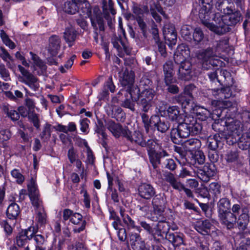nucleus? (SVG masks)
<instances>
[{
  "label": "nucleus",
  "mask_w": 250,
  "mask_h": 250,
  "mask_svg": "<svg viewBox=\"0 0 250 250\" xmlns=\"http://www.w3.org/2000/svg\"><path fill=\"white\" fill-rule=\"evenodd\" d=\"M211 4H204L199 11V17L202 23L210 31L216 34L220 14L214 13Z\"/></svg>",
  "instance_id": "f257e3e1"
},
{
  "label": "nucleus",
  "mask_w": 250,
  "mask_h": 250,
  "mask_svg": "<svg viewBox=\"0 0 250 250\" xmlns=\"http://www.w3.org/2000/svg\"><path fill=\"white\" fill-rule=\"evenodd\" d=\"M119 77L120 83L124 88L121 89L118 95L128 93L129 97L132 98L140 92L139 88L134 84L135 74L133 71L125 69L119 73Z\"/></svg>",
  "instance_id": "f03ea898"
},
{
  "label": "nucleus",
  "mask_w": 250,
  "mask_h": 250,
  "mask_svg": "<svg viewBox=\"0 0 250 250\" xmlns=\"http://www.w3.org/2000/svg\"><path fill=\"white\" fill-rule=\"evenodd\" d=\"M197 58L202 63V67L206 70L210 69L212 66H219L222 62L217 58L213 48L210 47L199 50L197 53Z\"/></svg>",
  "instance_id": "7ed1b4c3"
},
{
  "label": "nucleus",
  "mask_w": 250,
  "mask_h": 250,
  "mask_svg": "<svg viewBox=\"0 0 250 250\" xmlns=\"http://www.w3.org/2000/svg\"><path fill=\"white\" fill-rule=\"evenodd\" d=\"M155 94V91L153 88H146L140 93L139 92L137 94L134 95L133 97L131 98L137 102L142 111L147 112L152 106Z\"/></svg>",
  "instance_id": "20e7f679"
},
{
  "label": "nucleus",
  "mask_w": 250,
  "mask_h": 250,
  "mask_svg": "<svg viewBox=\"0 0 250 250\" xmlns=\"http://www.w3.org/2000/svg\"><path fill=\"white\" fill-rule=\"evenodd\" d=\"M242 19L240 12L233 11L231 14L221 16L216 29V34L222 35L229 31L230 26L236 24Z\"/></svg>",
  "instance_id": "39448f33"
},
{
  "label": "nucleus",
  "mask_w": 250,
  "mask_h": 250,
  "mask_svg": "<svg viewBox=\"0 0 250 250\" xmlns=\"http://www.w3.org/2000/svg\"><path fill=\"white\" fill-rule=\"evenodd\" d=\"M85 8L83 13L90 19L91 26L94 30H99L100 32H104L105 24L104 19L101 16V11L98 7H94L92 11L90 4L87 2L85 4Z\"/></svg>",
  "instance_id": "423d86ee"
},
{
  "label": "nucleus",
  "mask_w": 250,
  "mask_h": 250,
  "mask_svg": "<svg viewBox=\"0 0 250 250\" xmlns=\"http://www.w3.org/2000/svg\"><path fill=\"white\" fill-rule=\"evenodd\" d=\"M174 60L175 63L179 64L177 73L178 79L185 81L190 80L192 77L191 63L185 60L181 55H175Z\"/></svg>",
  "instance_id": "0eeeda50"
},
{
  "label": "nucleus",
  "mask_w": 250,
  "mask_h": 250,
  "mask_svg": "<svg viewBox=\"0 0 250 250\" xmlns=\"http://www.w3.org/2000/svg\"><path fill=\"white\" fill-rule=\"evenodd\" d=\"M191 134V132L185 122L178 123L176 128H172L170 132V137L172 141L175 144L182 143V139L186 138Z\"/></svg>",
  "instance_id": "6e6552de"
},
{
  "label": "nucleus",
  "mask_w": 250,
  "mask_h": 250,
  "mask_svg": "<svg viewBox=\"0 0 250 250\" xmlns=\"http://www.w3.org/2000/svg\"><path fill=\"white\" fill-rule=\"evenodd\" d=\"M18 68L22 75L21 78V81L28 85L33 91H37L40 86L37 77L21 65H18Z\"/></svg>",
  "instance_id": "1a4fd4ad"
},
{
  "label": "nucleus",
  "mask_w": 250,
  "mask_h": 250,
  "mask_svg": "<svg viewBox=\"0 0 250 250\" xmlns=\"http://www.w3.org/2000/svg\"><path fill=\"white\" fill-rule=\"evenodd\" d=\"M216 168L213 164H206L202 168L198 169L196 172L197 177L204 182H208L214 176Z\"/></svg>",
  "instance_id": "9d476101"
},
{
  "label": "nucleus",
  "mask_w": 250,
  "mask_h": 250,
  "mask_svg": "<svg viewBox=\"0 0 250 250\" xmlns=\"http://www.w3.org/2000/svg\"><path fill=\"white\" fill-rule=\"evenodd\" d=\"M107 128L116 138H119L121 135L125 137V134L127 135V133H128V128L127 126L123 127L120 124H117L112 120L108 122Z\"/></svg>",
  "instance_id": "9b49d317"
},
{
  "label": "nucleus",
  "mask_w": 250,
  "mask_h": 250,
  "mask_svg": "<svg viewBox=\"0 0 250 250\" xmlns=\"http://www.w3.org/2000/svg\"><path fill=\"white\" fill-rule=\"evenodd\" d=\"M218 217L221 223L225 225L228 229H231L234 228L237 220L235 214L229 211L220 213L218 214Z\"/></svg>",
  "instance_id": "f8f14e48"
},
{
  "label": "nucleus",
  "mask_w": 250,
  "mask_h": 250,
  "mask_svg": "<svg viewBox=\"0 0 250 250\" xmlns=\"http://www.w3.org/2000/svg\"><path fill=\"white\" fill-rule=\"evenodd\" d=\"M184 122L187 125L192 135L199 134L202 128L201 124L197 122L196 118L191 116H187Z\"/></svg>",
  "instance_id": "ddd939ff"
},
{
  "label": "nucleus",
  "mask_w": 250,
  "mask_h": 250,
  "mask_svg": "<svg viewBox=\"0 0 250 250\" xmlns=\"http://www.w3.org/2000/svg\"><path fill=\"white\" fill-rule=\"evenodd\" d=\"M122 34L117 35L114 34L111 38V42L113 46L119 51L122 50V47L124 49L126 48V38L125 37V31L122 29Z\"/></svg>",
  "instance_id": "4468645a"
},
{
  "label": "nucleus",
  "mask_w": 250,
  "mask_h": 250,
  "mask_svg": "<svg viewBox=\"0 0 250 250\" xmlns=\"http://www.w3.org/2000/svg\"><path fill=\"white\" fill-rule=\"evenodd\" d=\"M138 193L142 198L149 200L155 194L156 192L154 188L150 184L144 183L139 187Z\"/></svg>",
  "instance_id": "2eb2a0df"
},
{
  "label": "nucleus",
  "mask_w": 250,
  "mask_h": 250,
  "mask_svg": "<svg viewBox=\"0 0 250 250\" xmlns=\"http://www.w3.org/2000/svg\"><path fill=\"white\" fill-rule=\"evenodd\" d=\"M233 3L230 0H218L216 3V7L225 15L232 13L235 10Z\"/></svg>",
  "instance_id": "dca6fc26"
},
{
  "label": "nucleus",
  "mask_w": 250,
  "mask_h": 250,
  "mask_svg": "<svg viewBox=\"0 0 250 250\" xmlns=\"http://www.w3.org/2000/svg\"><path fill=\"white\" fill-rule=\"evenodd\" d=\"M163 71L164 73V80L166 85L174 83L173 79V65L171 61H167L163 65Z\"/></svg>",
  "instance_id": "f3484780"
},
{
  "label": "nucleus",
  "mask_w": 250,
  "mask_h": 250,
  "mask_svg": "<svg viewBox=\"0 0 250 250\" xmlns=\"http://www.w3.org/2000/svg\"><path fill=\"white\" fill-rule=\"evenodd\" d=\"M150 162L153 167L156 168L158 165L161 163V159L168 155L167 152L165 150L160 151H151L148 153Z\"/></svg>",
  "instance_id": "a211bd4d"
},
{
  "label": "nucleus",
  "mask_w": 250,
  "mask_h": 250,
  "mask_svg": "<svg viewBox=\"0 0 250 250\" xmlns=\"http://www.w3.org/2000/svg\"><path fill=\"white\" fill-rule=\"evenodd\" d=\"M213 225L208 220L198 221L194 225V229L202 235L209 234Z\"/></svg>",
  "instance_id": "6ab92c4d"
},
{
  "label": "nucleus",
  "mask_w": 250,
  "mask_h": 250,
  "mask_svg": "<svg viewBox=\"0 0 250 250\" xmlns=\"http://www.w3.org/2000/svg\"><path fill=\"white\" fill-rule=\"evenodd\" d=\"M165 209L153 207V210L151 211L147 217L154 222H158L167 220V217L164 213Z\"/></svg>",
  "instance_id": "aec40b11"
},
{
  "label": "nucleus",
  "mask_w": 250,
  "mask_h": 250,
  "mask_svg": "<svg viewBox=\"0 0 250 250\" xmlns=\"http://www.w3.org/2000/svg\"><path fill=\"white\" fill-rule=\"evenodd\" d=\"M150 11L152 17L157 22L160 23L161 21V17L157 14V12L161 14L165 18H167V15L163 10V8L158 3L153 2L150 6Z\"/></svg>",
  "instance_id": "412c9836"
},
{
  "label": "nucleus",
  "mask_w": 250,
  "mask_h": 250,
  "mask_svg": "<svg viewBox=\"0 0 250 250\" xmlns=\"http://www.w3.org/2000/svg\"><path fill=\"white\" fill-rule=\"evenodd\" d=\"M49 44L48 47V52L52 56L56 55L60 49L61 40L57 36H52L50 37Z\"/></svg>",
  "instance_id": "4be33fe9"
},
{
  "label": "nucleus",
  "mask_w": 250,
  "mask_h": 250,
  "mask_svg": "<svg viewBox=\"0 0 250 250\" xmlns=\"http://www.w3.org/2000/svg\"><path fill=\"white\" fill-rule=\"evenodd\" d=\"M127 135L125 134L124 137L130 141L132 143L136 144L140 146H143L145 144V140L143 138V136L139 131H135L132 134L131 131L128 129Z\"/></svg>",
  "instance_id": "5701e85b"
},
{
  "label": "nucleus",
  "mask_w": 250,
  "mask_h": 250,
  "mask_svg": "<svg viewBox=\"0 0 250 250\" xmlns=\"http://www.w3.org/2000/svg\"><path fill=\"white\" fill-rule=\"evenodd\" d=\"M227 129L232 133V135L239 136L242 131V124L236 120H232L231 121L226 122Z\"/></svg>",
  "instance_id": "b1692460"
},
{
  "label": "nucleus",
  "mask_w": 250,
  "mask_h": 250,
  "mask_svg": "<svg viewBox=\"0 0 250 250\" xmlns=\"http://www.w3.org/2000/svg\"><path fill=\"white\" fill-rule=\"evenodd\" d=\"M85 3H82L78 6L76 1L73 0H67L65 2L63 9L65 13L69 14H74L78 11L79 7L82 6V7H83V4H85Z\"/></svg>",
  "instance_id": "393cba45"
},
{
  "label": "nucleus",
  "mask_w": 250,
  "mask_h": 250,
  "mask_svg": "<svg viewBox=\"0 0 250 250\" xmlns=\"http://www.w3.org/2000/svg\"><path fill=\"white\" fill-rule=\"evenodd\" d=\"M238 144L240 149L250 150V129L242 134L239 139Z\"/></svg>",
  "instance_id": "a878e982"
},
{
  "label": "nucleus",
  "mask_w": 250,
  "mask_h": 250,
  "mask_svg": "<svg viewBox=\"0 0 250 250\" xmlns=\"http://www.w3.org/2000/svg\"><path fill=\"white\" fill-rule=\"evenodd\" d=\"M21 212L19 206L16 203L11 204L6 210L7 217L10 220H15Z\"/></svg>",
  "instance_id": "bb28decb"
},
{
  "label": "nucleus",
  "mask_w": 250,
  "mask_h": 250,
  "mask_svg": "<svg viewBox=\"0 0 250 250\" xmlns=\"http://www.w3.org/2000/svg\"><path fill=\"white\" fill-rule=\"evenodd\" d=\"M167 112L168 119L177 123L180 122L181 115L180 114L179 108L177 106H171L168 107Z\"/></svg>",
  "instance_id": "cd10ccee"
},
{
  "label": "nucleus",
  "mask_w": 250,
  "mask_h": 250,
  "mask_svg": "<svg viewBox=\"0 0 250 250\" xmlns=\"http://www.w3.org/2000/svg\"><path fill=\"white\" fill-rule=\"evenodd\" d=\"M76 36V31L72 27L66 28L63 33L64 39L69 46L74 44Z\"/></svg>",
  "instance_id": "c85d7f7f"
},
{
  "label": "nucleus",
  "mask_w": 250,
  "mask_h": 250,
  "mask_svg": "<svg viewBox=\"0 0 250 250\" xmlns=\"http://www.w3.org/2000/svg\"><path fill=\"white\" fill-rule=\"evenodd\" d=\"M167 202L166 196L163 193L156 195L152 199V204L153 207L165 209Z\"/></svg>",
  "instance_id": "c756f323"
},
{
  "label": "nucleus",
  "mask_w": 250,
  "mask_h": 250,
  "mask_svg": "<svg viewBox=\"0 0 250 250\" xmlns=\"http://www.w3.org/2000/svg\"><path fill=\"white\" fill-rule=\"evenodd\" d=\"M165 181L168 183L174 189H179L181 183L178 181L174 174L170 172H166L163 174Z\"/></svg>",
  "instance_id": "7c9ffc66"
},
{
  "label": "nucleus",
  "mask_w": 250,
  "mask_h": 250,
  "mask_svg": "<svg viewBox=\"0 0 250 250\" xmlns=\"http://www.w3.org/2000/svg\"><path fill=\"white\" fill-rule=\"evenodd\" d=\"M154 119L156 120V122H154V125L158 131L164 133L169 128L170 125L168 121L161 120L157 116H154Z\"/></svg>",
  "instance_id": "2f4dec72"
},
{
  "label": "nucleus",
  "mask_w": 250,
  "mask_h": 250,
  "mask_svg": "<svg viewBox=\"0 0 250 250\" xmlns=\"http://www.w3.org/2000/svg\"><path fill=\"white\" fill-rule=\"evenodd\" d=\"M166 237L174 247H179L184 244L182 236L177 233H170L167 234Z\"/></svg>",
  "instance_id": "473e14b6"
},
{
  "label": "nucleus",
  "mask_w": 250,
  "mask_h": 250,
  "mask_svg": "<svg viewBox=\"0 0 250 250\" xmlns=\"http://www.w3.org/2000/svg\"><path fill=\"white\" fill-rule=\"evenodd\" d=\"M183 146L187 151H192L200 147V141L197 139L191 138L185 141Z\"/></svg>",
  "instance_id": "72a5a7b5"
},
{
  "label": "nucleus",
  "mask_w": 250,
  "mask_h": 250,
  "mask_svg": "<svg viewBox=\"0 0 250 250\" xmlns=\"http://www.w3.org/2000/svg\"><path fill=\"white\" fill-rule=\"evenodd\" d=\"M165 38L169 42V46L175 45L177 42V33L174 28L171 26L170 28L165 30L164 32Z\"/></svg>",
  "instance_id": "f704fd0d"
},
{
  "label": "nucleus",
  "mask_w": 250,
  "mask_h": 250,
  "mask_svg": "<svg viewBox=\"0 0 250 250\" xmlns=\"http://www.w3.org/2000/svg\"><path fill=\"white\" fill-rule=\"evenodd\" d=\"M111 112V116L112 118L116 119L119 122H124L125 119V115L120 107L115 105L112 106Z\"/></svg>",
  "instance_id": "c9c22d12"
},
{
  "label": "nucleus",
  "mask_w": 250,
  "mask_h": 250,
  "mask_svg": "<svg viewBox=\"0 0 250 250\" xmlns=\"http://www.w3.org/2000/svg\"><path fill=\"white\" fill-rule=\"evenodd\" d=\"M2 109L4 113L6 114L11 120L16 121L19 119V113L17 111L12 109V108L10 107L8 105H2Z\"/></svg>",
  "instance_id": "e433bc0d"
},
{
  "label": "nucleus",
  "mask_w": 250,
  "mask_h": 250,
  "mask_svg": "<svg viewBox=\"0 0 250 250\" xmlns=\"http://www.w3.org/2000/svg\"><path fill=\"white\" fill-rule=\"evenodd\" d=\"M249 222V216L248 214L244 209L237 220L238 227L239 229L244 230L247 229V225Z\"/></svg>",
  "instance_id": "4c0bfd02"
},
{
  "label": "nucleus",
  "mask_w": 250,
  "mask_h": 250,
  "mask_svg": "<svg viewBox=\"0 0 250 250\" xmlns=\"http://www.w3.org/2000/svg\"><path fill=\"white\" fill-rule=\"evenodd\" d=\"M30 55H31V59L33 61L34 66L38 67L42 73L46 72L47 66L44 62L38 55L32 52H30Z\"/></svg>",
  "instance_id": "58836bf2"
},
{
  "label": "nucleus",
  "mask_w": 250,
  "mask_h": 250,
  "mask_svg": "<svg viewBox=\"0 0 250 250\" xmlns=\"http://www.w3.org/2000/svg\"><path fill=\"white\" fill-rule=\"evenodd\" d=\"M132 10L133 14L136 17V18H142L145 14H147L149 12L147 6L138 5L137 4H133Z\"/></svg>",
  "instance_id": "ea45409f"
},
{
  "label": "nucleus",
  "mask_w": 250,
  "mask_h": 250,
  "mask_svg": "<svg viewBox=\"0 0 250 250\" xmlns=\"http://www.w3.org/2000/svg\"><path fill=\"white\" fill-rule=\"evenodd\" d=\"M217 206L218 208V214L220 213L229 211L230 208V201L227 198H221L218 202Z\"/></svg>",
  "instance_id": "a19ab883"
},
{
  "label": "nucleus",
  "mask_w": 250,
  "mask_h": 250,
  "mask_svg": "<svg viewBox=\"0 0 250 250\" xmlns=\"http://www.w3.org/2000/svg\"><path fill=\"white\" fill-rule=\"evenodd\" d=\"M36 216V220L38 226H44L47 222V215L44 209L35 211Z\"/></svg>",
  "instance_id": "79ce46f5"
},
{
  "label": "nucleus",
  "mask_w": 250,
  "mask_h": 250,
  "mask_svg": "<svg viewBox=\"0 0 250 250\" xmlns=\"http://www.w3.org/2000/svg\"><path fill=\"white\" fill-rule=\"evenodd\" d=\"M28 195L29 197L40 195L35 179L32 178L27 185Z\"/></svg>",
  "instance_id": "37998d69"
},
{
  "label": "nucleus",
  "mask_w": 250,
  "mask_h": 250,
  "mask_svg": "<svg viewBox=\"0 0 250 250\" xmlns=\"http://www.w3.org/2000/svg\"><path fill=\"white\" fill-rule=\"evenodd\" d=\"M0 57L6 62L8 68L11 69L12 66L10 61L13 62L14 61L13 57L4 47H0Z\"/></svg>",
  "instance_id": "c03bdc74"
},
{
  "label": "nucleus",
  "mask_w": 250,
  "mask_h": 250,
  "mask_svg": "<svg viewBox=\"0 0 250 250\" xmlns=\"http://www.w3.org/2000/svg\"><path fill=\"white\" fill-rule=\"evenodd\" d=\"M219 135H214L213 137H209L208 139L207 145L211 150H215L221 144V142L218 140Z\"/></svg>",
  "instance_id": "a18cd8bd"
},
{
  "label": "nucleus",
  "mask_w": 250,
  "mask_h": 250,
  "mask_svg": "<svg viewBox=\"0 0 250 250\" xmlns=\"http://www.w3.org/2000/svg\"><path fill=\"white\" fill-rule=\"evenodd\" d=\"M30 240L27 238V236L23 235L20 232L17 236L16 241L17 244L19 248L26 249V246L29 247L28 241Z\"/></svg>",
  "instance_id": "49530a36"
},
{
  "label": "nucleus",
  "mask_w": 250,
  "mask_h": 250,
  "mask_svg": "<svg viewBox=\"0 0 250 250\" xmlns=\"http://www.w3.org/2000/svg\"><path fill=\"white\" fill-rule=\"evenodd\" d=\"M193 111L197 116H200L199 118L202 120H206L209 115V111L207 109L201 106H195Z\"/></svg>",
  "instance_id": "de8ad7c7"
},
{
  "label": "nucleus",
  "mask_w": 250,
  "mask_h": 250,
  "mask_svg": "<svg viewBox=\"0 0 250 250\" xmlns=\"http://www.w3.org/2000/svg\"><path fill=\"white\" fill-rule=\"evenodd\" d=\"M192 158L193 164L195 165H202L205 161V156L204 153L200 150L196 151Z\"/></svg>",
  "instance_id": "09e8293b"
},
{
  "label": "nucleus",
  "mask_w": 250,
  "mask_h": 250,
  "mask_svg": "<svg viewBox=\"0 0 250 250\" xmlns=\"http://www.w3.org/2000/svg\"><path fill=\"white\" fill-rule=\"evenodd\" d=\"M218 71H219L220 77L222 78L226 81L227 85H232L233 83L231 73L229 71L223 69L218 70Z\"/></svg>",
  "instance_id": "8fccbe9b"
},
{
  "label": "nucleus",
  "mask_w": 250,
  "mask_h": 250,
  "mask_svg": "<svg viewBox=\"0 0 250 250\" xmlns=\"http://www.w3.org/2000/svg\"><path fill=\"white\" fill-rule=\"evenodd\" d=\"M35 211L44 209L40 195L29 197Z\"/></svg>",
  "instance_id": "3c124183"
},
{
  "label": "nucleus",
  "mask_w": 250,
  "mask_h": 250,
  "mask_svg": "<svg viewBox=\"0 0 250 250\" xmlns=\"http://www.w3.org/2000/svg\"><path fill=\"white\" fill-rule=\"evenodd\" d=\"M0 37L3 43L8 46L11 49H14L16 45L9 38L7 34L3 30H1L0 32Z\"/></svg>",
  "instance_id": "603ef678"
},
{
  "label": "nucleus",
  "mask_w": 250,
  "mask_h": 250,
  "mask_svg": "<svg viewBox=\"0 0 250 250\" xmlns=\"http://www.w3.org/2000/svg\"><path fill=\"white\" fill-rule=\"evenodd\" d=\"M145 113H141L140 115L141 117L142 122L144 124V126L145 128V130L146 132H148L149 130V127L150 126L151 124H152V122H153V119H154V117L152 116L150 119L148 115ZM154 121H153L154 122Z\"/></svg>",
  "instance_id": "864d4df0"
},
{
  "label": "nucleus",
  "mask_w": 250,
  "mask_h": 250,
  "mask_svg": "<svg viewBox=\"0 0 250 250\" xmlns=\"http://www.w3.org/2000/svg\"><path fill=\"white\" fill-rule=\"evenodd\" d=\"M29 121L32 123L33 125L37 129L40 126V121L39 115L35 111H28L27 116Z\"/></svg>",
  "instance_id": "5fc2aeb1"
},
{
  "label": "nucleus",
  "mask_w": 250,
  "mask_h": 250,
  "mask_svg": "<svg viewBox=\"0 0 250 250\" xmlns=\"http://www.w3.org/2000/svg\"><path fill=\"white\" fill-rule=\"evenodd\" d=\"M125 95L126 97V99L123 102L121 105L124 107L128 108L131 111H134L135 110L134 102L135 101L129 97L128 93Z\"/></svg>",
  "instance_id": "6e6d98bb"
},
{
  "label": "nucleus",
  "mask_w": 250,
  "mask_h": 250,
  "mask_svg": "<svg viewBox=\"0 0 250 250\" xmlns=\"http://www.w3.org/2000/svg\"><path fill=\"white\" fill-rule=\"evenodd\" d=\"M157 145L160 146V149H161L162 146L158 144V141L156 142L153 140L149 139L147 142L145 141V145L142 147H146L147 152L149 153L150 152L156 151L155 149Z\"/></svg>",
  "instance_id": "4d7b16f0"
},
{
  "label": "nucleus",
  "mask_w": 250,
  "mask_h": 250,
  "mask_svg": "<svg viewBox=\"0 0 250 250\" xmlns=\"http://www.w3.org/2000/svg\"><path fill=\"white\" fill-rule=\"evenodd\" d=\"M192 37L196 43H199L203 40L204 34L200 28L197 27L193 32Z\"/></svg>",
  "instance_id": "13d9d810"
},
{
  "label": "nucleus",
  "mask_w": 250,
  "mask_h": 250,
  "mask_svg": "<svg viewBox=\"0 0 250 250\" xmlns=\"http://www.w3.org/2000/svg\"><path fill=\"white\" fill-rule=\"evenodd\" d=\"M0 76L4 81H11L10 72L3 63L0 64Z\"/></svg>",
  "instance_id": "bf43d9fd"
},
{
  "label": "nucleus",
  "mask_w": 250,
  "mask_h": 250,
  "mask_svg": "<svg viewBox=\"0 0 250 250\" xmlns=\"http://www.w3.org/2000/svg\"><path fill=\"white\" fill-rule=\"evenodd\" d=\"M181 34L182 36L187 40L191 39V34L192 33V27L187 25H183L181 29Z\"/></svg>",
  "instance_id": "052dcab7"
},
{
  "label": "nucleus",
  "mask_w": 250,
  "mask_h": 250,
  "mask_svg": "<svg viewBox=\"0 0 250 250\" xmlns=\"http://www.w3.org/2000/svg\"><path fill=\"white\" fill-rule=\"evenodd\" d=\"M12 176L16 179L17 183L22 184L24 181V176L21 173L19 169L15 168L11 171Z\"/></svg>",
  "instance_id": "680f3d73"
},
{
  "label": "nucleus",
  "mask_w": 250,
  "mask_h": 250,
  "mask_svg": "<svg viewBox=\"0 0 250 250\" xmlns=\"http://www.w3.org/2000/svg\"><path fill=\"white\" fill-rule=\"evenodd\" d=\"M198 90L197 87L193 84H189L186 85L184 88V92L190 98H193Z\"/></svg>",
  "instance_id": "e2e57ef3"
},
{
  "label": "nucleus",
  "mask_w": 250,
  "mask_h": 250,
  "mask_svg": "<svg viewBox=\"0 0 250 250\" xmlns=\"http://www.w3.org/2000/svg\"><path fill=\"white\" fill-rule=\"evenodd\" d=\"M229 46V39L227 37H224L217 41L216 49L219 51H224Z\"/></svg>",
  "instance_id": "0e129e2a"
},
{
  "label": "nucleus",
  "mask_w": 250,
  "mask_h": 250,
  "mask_svg": "<svg viewBox=\"0 0 250 250\" xmlns=\"http://www.w3.org/2000/svg\"><path fill=\"white\" fill-rule=\"evenodd\" d=\"M156 226L163 234H166V235L167 234L170 229L169 224L166 220L158 221Z\"/></svg>",
  "instance_id": "69168bd1"
},
{
  "label": "nucleus",
  "mask_w": 250,
  "mask_h": 250,
  "mask_svg": "<svg viewBox=\"0 0 250 250\" xmlns=\"http://www.w3.org/2000/svg\"><path fill=\"white\" fill-rule=\"evenodd\" d=\"M149 233L156 242H159L163 238V233L158 229L156 226L154 228H152Z\"/></svg>",
  "instance_id": "338daca9"
},
{
  "label": "nucleus",
  "mask_w": 250,
  "mask_h": 250,
  "mask_svg": "<svg viewBox=\"0 0 250 250\" xmlns=\"http://www.w3.org/2000/svg\"><path fill=\"white\" fill-rule=\"evenodd\" d=\"M125 217L123 220L124 223L128 229L134 228L136 229L137 230L140 231V227L136 226L135 222L131 219V218L128 215L125 216Z\"/></svg>",
  "instance_id": "774afa93"
}]
</instances>
